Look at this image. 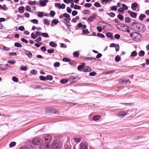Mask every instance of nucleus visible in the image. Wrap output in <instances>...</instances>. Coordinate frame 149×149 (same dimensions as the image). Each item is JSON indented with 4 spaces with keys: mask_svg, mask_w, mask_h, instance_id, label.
<instances>
[{
    "mask_svg": "<svg viewBox=\"0 0 149 149\" xmlns=\"http://www.w3.org/2000/svg\"><path fill=\"white\" fill-rule=\"evenodd\" d=\"M132 26L135 30L138 31H144L143 29H144V27L145 26L143 24L136 22H133L132 24Z\"/></svg>",
    "mask_w": 149,
    "mask_h": 149,
    "instance_id": "1",
    "label": "nucleus"
},
{
    "mask_svg": "<svg viewBox=\"0 0 149 149\" xmlns=\"http://www.w3.org/2000/svg\"><path fill=\"white\" fill-rule=\"evenodd\" d=\"M130 36L134 40L136 41H139L141 37L140 34L136 32L131 33Z\"/></svg>",
    "mask_w": 149,
    "mask_h": 149,
    "instance_id": "2",
    "label": "nucleus"
},
{
    "mask_svg": "<svg viewBox=\"0 0 149 149\" xmlns=\"http://www.w3.org/2000/svg\"><path fill=\"white\" fill-rule=\"evenodd\" d=\"M117 28L123 31H125L128 28V26L124 24H118L116 25Z\"/></svg>",
    "mask_w": 149,
    "mask_h": 149,
    "instance_id": "3",
    "label": "nucleus"
},
{
    "mask_svg": "<svg viewBox=\"0 0 149 149\" xmlns=\"http://www.w3.org/2000/svg\"><path fill=\"white\" fill-rule=\"evenodd\" d=\"M43 138L45 142V143L47 144L50 146L48 143L51 141L52 139L51 135L49 134H46L44 135Z\"/></svg>",
    "mask_w": 149,
    "mask_h": 149,
    "instance_id": "4",
    "label": "nucleus"
},
{
    "mask_svg": "<svg viewBox=\"0 0 149 149\" xmlns=\"http://www.w3.org/2000/svg\"><path fill=\"white\" fill-rule=\"evenodd\" d=\"M52 149H59L61 146L58 143L56 140H54L52 144Z\"/></svg>",
    "mask_w": 149,
    "mask_h": 149,
    "instance_id": "5",
    "label": "nucleus"
},
{
    "mask_svg": "<svg viewBox=\"0 0 149 149\" xmlns=\"http://www.w3.org/2000/svg\"><path fill=\"white\" fill-rule=\"evenodd\" d=\"M42 142L41 139L40 138H36L33 139L32 141V143L34 145H38Z\"/></svg>",
    "mask_w": 149,
    "mask_h": 149,
    "instance_id": "6",
    "label": "nucleus"
},
{
    "mask_svg": "<svg viewBox=\"0 0 149 149\" xmlns=\"http://www.w3.org/2000/svg\"><path fill=\"white\" fill-rule=\"evenodd\" d=\"M40 149H51L50 146L47 144L44 143L40 146Z\"/></svg>",
    "mask_w": 149,
    "mask_h": 149,
    "instance_id": "7",
    "label": "nucleus"
},
{
    "mask_svg": "<svg viewBox=\"0 0 149 149\" xmlns=\"http://www.w3.org/2000/svg\"><path fill=\"white\" fill-rule=\"evenodd\" d=\"M128 112H125L124 111H122L120 112H119L117 114V116H120L122 117H125L127 114Z\"/></svg>",
    "mask_w": 149,
    "mask_h": 149,
    "instance_id": "8",
    "label": "nucleus"
},
{
    "mask_svg": "<svg viewBox=\"0 0 149 149\" xmlns=\"http://www.w3.org/2000/svg\"><path fill=\"white\" fill-rule=\"evenodd\" d=\"M96 16L95 13H94L93 14L92 16L88 18L87 20L88 22H93L95 19Z\"/></svg>",
    "mask_w": 149,
    "mask_h": 149,
    "instance_id": "9",
    "label": "nucleus"
},
{
    "mask_svg": "<svg viewBox=\"0 0 149 149\" xmlns=\"http://www.w3.org/2000/svg\"><path fill=\"white\" fill-rule=\"evenodd\" d=\"M58 22L59 21L58 20L54 19L51 21V25L52 26H53L58 24Z\"/></svg>",
    "mask_w": 149,
    "mask_h": 149,
    "instance_id": "10",
    "label": "nucleus"
},
{
    "mask_svg": "<svg viewBox=\"0 0 149 149\" xmlns=\"http://www.w3.org/2000/svg\"><path fill=\"white\" fill-rule=\"evenodd\" d=\"M80 149H88L87 144L84 142H83L80 144Z\"/></svg>",
    "mask_w": 149,
    "mask_h": 149,
    "instance_id": "11",
    "label": "nucleus"
},
{
    "mask_svg": "<svg viewBox=\"0 0 149 149\" xmlns=\"http://www.w3.org/2000/svg\"><path fill=\"white\" fill-rule=\"evenodd\" d=\"M138 6V4L136 2L132 3L131 5L132 9L133 10H136Z\"/></svg>",
    "mask_w": 149,
    "mask_h": 149,
    "instance_id": "12",
    "label": "nucleus"
},
{
    "mask_svg": "<svg viewBox=\"0 0 149 149\" xmlns=\"http://www.w3.org/2000/svg\"><path fill=\"white\" fill-rule=\"evenodd\" d=\"M8 65L6 64L4 65H1V70H6L8 69Z\"/></svg>",
    "mask_w": 149,
    "mask_h": 149,
    "instance_id": "13",
    "label": "nucleus"
},
{
    "mask_svg": "<svg viewBox=\"0 0 149 149\" xmlns=\"http://www.w3.org/2000/svg\"><path fill=\"white\" fill-rule=\"evenodd\" d=\"M63 16H64V17H65L66 18V19L65 18H63V19L65 20H67L66 19H69V20H70L71 19L70 18V16L69 15L66 13H64L63 14Z\"/></svg>",
    "mask_w": 149,
    "mask_h": 149,
    "instance_id": "14",
    "label": "nucleus"
},
{
    "mask_svg": "<svg viewBox=\"0 0 149 149\" xmlns=\"http://www.w3.org/2000/svg\"><path fill=\"white\" fill-rule=\"evenodd\" d=\"M91 70V69L89 67L86 66L84 68L83 71L85 72H90Z\"/></svg>",
    "mask_w": 149,
    "mask_h": 149,
    "instance_id": "15",
    "label": "nucleus"
},
{
    "mask_svg": "<svg viewBox=\"0 0 149 149\" xmlns=\"http://www.w3.org/2000/svg\"><path fill=\"white\" fill-rule=\"evenodd\" d=\"M130 16L132 17L135 19L136 18L137 14L133 12L130 13Z\"/></svg>",
    "mask_w": 149,
    "mask_h": 149,
    "instance_id": "16",
    "label": "nucleus"
},
{
    "mask_svg": "<svg viewBox=\"0 0 149 149\" xmlns=\"http://www.w3.org/2000/svg\"><path fill=\"white\" fill-rule=\"evenodd\" d=\"M18 11L20 13H23L24 11V7L22 6L19 7L18 8Z\"/></svg>",
    "mask_w": 149,
    "mask_h": 149,
    "instance_id": "17",
    "label": "nucleus"
},
{
    "mask_svg": "<svg viewBox=\"0 0 149 149\" xmlns=\"http://www.w3.org/2000/svg\"><path fill=\"white\" fill-rule=\"evenodd\" d=\"M100 118V116L99 115L95 116L93 117V120L94 121H96L99 120Z\"/></svg>",
    "mask_w": 149,
    "mask_h": 149,
    "instance_id": "18",
    "label": "nucleus"
},
{
    "mask_svg": "<svg viewBox=\"0 0 149 149\" xmlns=\"http://www.w3.org/2000/svg\"><path fill=\"white\" fill-rule=\"evenodd\" d=\"M25 54H26L28 56L29 58H31L32 56L31 53L29 51H26L25 52Z\"/></svg>",
    "mask_w": 149,
    "mask_h": 149,
    "instance_id": "19",
    "label": "nucleus"
},
{
    "mask_svg": "<svg viewBox=\"0 0 149 149\" xmlns=\"http://www.w3.org/2000/svg\"><path fill=\"white\" fill-rule=\"evenodd\" d=\"M137 55V53L136 52V51H134L133 52H132L130 56V57H134L135 56H136Z\"/></svg>",
    "mask_w": 149,
    "mask_h": 149,
    "instance_id": "20",
    "label": "nucleus"
},
{
    "mask_svg": "<svg viewBox=\"0 0 149 149\" xmlns=\"http://www.w3.org/2000/svg\"><path fill=\"white\" fill-rule=\"evenodd\" d=\"M38 2H36V1H29L28 2V4L30 5H33V4H36L37 5Z\"/></svg>",
    "mask_w": 149,
    "mask_h": 149,
    "instance_id": "21",
    "label": "nucleus"
},
{
    "mask_svg": "<svg viewBox=\"0 0 149 149\" xmlns=\"http://www.w3.org/2000/svg\"><path fill=\"white\" fill-rule=\"evenodd\" d=\"M146 17V15L144 14H141L139 16V19L141 20L142 21L144 18H145Z\"/></svg>",
    "mask_w": 149,
    "mask_h": 149,
    "instance_id": "22",
    "label": "nucleus"
},
{
    "mask_svg": "<svg viewBox=\"0 0 149 149\" xmlns=\"http://www.w3.org/2000/svg\"><path fill=\"white\" fill-rule=\"evenodd\" d=\"M79 51L74 52L73 53V55L74 57H78L79 55Z\"/></svg>",
    "mask_w": 149,
    "mask_h": 149,
    "instance_id": "23",
    "label": "nucleus"
},
{
    "mask_svg": "<svg viewBox=\"0 0 149 149\" xmlns=\"http://www.w3.org/2000/svg\"><path fill=\"white\" fill-rule=\"evenodd\" d=\"M79 17L78 16H76L75 18H73L72 21V22H73L74 23H75L77 20L79 19Z\"/></svg>",
    "mask_w": 149,
    "mask_h": 149,
    "instance_id": "24",
    "label": "nucleus"
},
{
    "mask_svg": "<svg viewBox=\"0 0 149 149\" xmlns=\"http://www.w3.org/2000/svg\"><path fill=\"white\" fill-rule=\"evenodd\" d=\"M1 8L4 11L7 10L8 9V8L6 7V6L4 4L2 6L1 5Z\"/></svg>",
    "mask_w": 149,
    "mask_h": 149,
    "instance_id": "25",
    "label": "nucleus"
},
{
    "mask_svg": "<svg viewBox=\"0 0 149 149\" xmlns=\"http://www.w3.org/2000/svg\"><path fill=\"white\" fill-rule=\"evenodd\" d=\"M44 15V13L42 12H39L38 13V16L42 18L43 17Z\"/></svg>",
    "mask_w": 149,
    "mask_h": 149,
    "instance_id": "26",
    "label": "nucleus"
},
{
    "mask_svg": "<svg viewBox=\"0 0 149 149\" xmlns=\"http://www.w3.org/2000/svg\"><path fill=\"white\" fill-rule=\"evenodd\" d=\"M49 45L50 46L54 47H56L57 46V45L54 43L53 42H50Z\"/></svg>",
    "mask_w": 149,
    "mask_h": 149,
    "instance_id": "27",
    "label": "nucleus"
},
{
    "mask_svg": "<svg viewBox=\"0 0 149 149\" xmlns=\"http://www.w3.org/2000/svg\"><path fill=\"white\" fill-rule=\"evenodd\" d=\"M44 24L47 25H49V21L47 19H45L43 20Z\"/></svg>",
    "mask_w": 149,
    "mask_h": 149,
    "instance_id": "28",
    "label": "nucleus"
},
{
    "mask_svg": "<svg viewBox=\"0 0 149 149\" xmlns=\"http://www.w3.org/2000/svg\"><path fill=\"white\" fill-rule=\"evenodd\" d=\"M107 15H108L111 17H115V14L114 13L112 12H110L109 13H107Z\"/></svg>",
    "mask_w": 149,
    "mask_h": 149,
    "instance_id": "29",
    "label": "nucleus"
},
{
    "mask_svg": "<svg viewBox=\"0 0 149 149\" xmlns=\"http://www.w3.org/2000/svg\"><path fill=\"white\" fill-rule=\"evenodd\" d=\"M145 54L144 52L142 50H141L139 53V55L140 56H144Z\"/></svg>",
    "mask_w": 149,
    "mask_h": 149,
    "instance_id": "30",
    "label": "nucleus"
},
{
    "mask_svg": "<svg viewBox=\"0 0 149 149\" xmlns=\"http://www.w3.org/2000/svg\"><path fill=\"white\" fill-rule=\"evenodd\" d=\"M46 80H52V79L53 78L52 76L48 75L46 77Z\"/></svg>",
    "mask_w": 149,
    "mask_h": 149,
    "instance_id": "31",
    "label": "nucleus"
},
{
    "mask_svg": "<svg viewBox=\"0 0 149 149\" xmlns=\"http://www.w3.org/2000/svg\"><path fill=\"white\" fill-rule=\"evenodd\" d=\"M39 3L42 6H44L46 5V3L43 0H40L39 1Z\"/></svg>",
    "mask_w": 149,
    "mask_h": 149,
    "instance_id": "32",
    "label": "nucleus"
},
{
    "mask_svg": "<svg viewBox=\"0 0 149 149\" xmlns=\"http://www.w3.org/2000/svg\"><path fill=\"white\" fill-rule=\"evenodd\" d=\"M85 59L86 60H91L93 61L94 60V61L96 60V58H88V57H86L85 58Z\"/></svg>",
    "mask_w": 149,
    "mask_h": 149,
    "instance_id": "33",
    "label": "nucleus"
},
{
    "mask_svg": "<svg viewBox=\"0 0 149 149\" xmlns=\"http://www.w3.org/2000/svg\"><path fill=\"white\" fill-rule=\"evenodd\" d=\"M117 17L120 20H122L124 19L123 16L120 14L118 15L117 16Z\"/></svg>",
    "mask_w": 149,
    "mask_h": 149,
    "instance_id": "34",
    "label": "nucleus"
},
{
    "mask_svg": "<svg viewBox=\"0 0 149 149\" xmlns=\"http://www.w3.org/2000/svg\"><path fill=\"white\" fill-rule=\"evenodd\" d=\"M16 142H11L9 145L10 147V148H12L15 146L16 145Z\"/></svg>",
    "mask_w": 149,
    "mask_h": 149,
    "instance_id": "35",
    "label": "nucleus"
},
{
    "mask_svg": "<svg viewBox=\"0 0 149 149\" xmlns=\"http://www.w3.org/2000/svg\"><path fill=\"white\" fill-rule=\"evenodd\" d=\"M125 22L129 23L130 22V19L129 17H127L125 18Z\"/></svg>",
    "mask_w": 149,
    "mask_h": 149,
    "instance_id": "36",
    "label": "nucleus"
},
{
    "mask_svg": "<svg viewBox=\"0 0 149 149\" xmlns=\"http://www.w3.org/2000/svg\"><path fill=\"white\" fill-rule=\"evenodd\" d=\"M15 46L16 47H22V45L19 43L15 42Z\"/></svg>",
    "mask_w": 149,
    "mask_h": 149,
    "instance_id": "37",
    "label": "nucleus"
},
{
    "mask_svg": "<svg viewBox=\"0 0 149 149\" xmlns=\"http://www.w3.org/2000/svg\"><path fill=\"white\" fill-rule=\"evenodd\" d=\"M9 55L10 57H12L13 56H16L17 55V54L15 52H10L9 54Z\"/></svg>",
    "mask_w": 149,
    "mask_h": 149,
    "instance_id": "38",
    "label": "nucleus"
},
{
    "mask_svg": "<svg viewBox=\"0 0 149 149\" xmlns=\"http://www.w3.org/2000/svg\"><path fill=\"white\" fill-rule=\"evenodd\" d=\"M68 80H67L66 79H62L61 81L60 82H61V84H65V83H67L68 82Z\"/></svg>",
    "mask_w": 149,
    "mask_h": 149,
    "instance_id": "39",
    "label": "nucleus"
},
{
    "mask_svg": "<svg viewBox=\"0 0 149 149\" xmlns=\"http://www.w3.org/2000/svg\"><path fill=\"white\" fill-rule=\"evenodd\" d=\"M31 22H32L33 23L35 24H37L38 23V20L36 19H34L32 20H31Z\"/></svg>",
    "mask_w": 149,
    "mask_h": 149,
    "instance_id": "40",
    "label": "nucleus"
},
{
    "mask_svg": "<svg viewBox=\"0 0 149 149\" xmlns=\"http://www.w3.org/2000/svg\"><path fill=\"white\" fill-rule=\"evenodd\" d=\"M41 36L44 37H48L49 36L48 34L46 33H42Z\"/></svg>",
    "mask_w": 149,
    "mask_h": 149,
    "instance_id": "41",
    "label": "nucleus"
},
{
    "mask_svg": "<svg viewBox=\"0 0 149 149\" xmlns=\"http://www.w3.org/2000/svg\"><path fill=\"white\" fill-rule=\"evenodd\" d=\"M82 33L83 34H88L89 33V31H88L87 29H86L82 31Z\"/></svg>",
    "mask_w": 149,
    "mask_h": 149,
    "instance_id": "42",
    "label": "nucleus"
},
{
    "mask_svg": "<svg viewBox=\"0 0 149 149\" xmlns=\"http://www.w3.org/2000/svg\"><path fill=\"white\" fill-rule=\"evenodd\" d=\"M120 59V57L118 55L115 58V60L116 62H119Z\"/></svg>",
    "mask_w": 149,
    "mask_h": 149,
    "instance_id": "43",
    "label": "nucleus"
},
{
    "mask_svg": "<svg viewBox=\"0 0 149 149\" xmlns=\"http://www.w3.org/2000/svg\"><path fill=\"white\" fill-rule=\"evenodd\" d=\"M91 4L90 3H86L84 5V6L86 7H90L91 6Z\"/></svg>",
    "mask_w": 149,
    "mask_h": 149,
    "instance_id": "44",
    "label": "nucleus"
},
{
    "mask_svg": "<svg viewBox=\"0 0 149 149\" xmlns=\"http://www.w3.org/2000/svg\"><path fill=\"white\" fill-rule=\"evenodd\" d=\"M110 8L112 10L116 11L117 10V7L116 6H113L112 7H110Z\"/></svg>",
    "mask_w": 149,
    "mask_h": 149,
    "instance_id": "45",
    "label": "nucleus"
},
{
    "mask_svg": "<svg viewBox=\"0 0 149 149\" xmlns=\"http://www.w3.org/2000/svg\"><path fill=\"white\" fill-rule=\"evenodd\" d=\"M21 69L22 70L26 71L27 70V68L26 66H21Z\"/></svg>",
    "mask_w": 149,
    "mask_h": 149,
    "instance_id": "46",
    "label": "nucleus"
},
{
    "mask_svg": "<svg viewBox=\"0 0 149 149\" xmlns=\"http://www.w3.org/2000/svg\"><path fill=\"white\" fill-rule=\"evenodd\" d=\"M35 34L36 36V37H37V38L38 36L41 35L42 32L37 31L36 32Z\"/></svg>",
    "mask_w": 149,
    "mask_h": 149,
    "instance_id": "47",
    "label": "nucleus"
},
{
    "mask_svg": "<svg viewBox=\"0 0 149 149\" xmlns=\"http://www.w3.org/2000/svg\"><path fill=\"white\" fill-rule=\"evenodd\" d=\"M12 79L13 81L15 82H17L18 81V78L16 77H13Z\"/></svg>",
    "mask_w": 149,
    "mask_h": 149,
    "instance_id": "48",
    "label": "nucleus"
},
{
    "mask_svg": "<svg viewBox=\"0 0 149 149\" xmlns=\"http://www.w3.org/2000/svg\"><path fill=\"white\" fill-rule=\"evenodd\" d=\"M97 36L99 37L102 38H104V36L103 34L100 33H98L97 34Z\"/></svg>",
    "mask_w": 149,
    "mask_h": 149,
    "instance_id": "49",
    "label": "nucleus"
},
{
    "mask_svg": "<svg viewBox=\"0 0 149 149\" xmlns=\"http://www.w3.org/2000/svg\"><path fill=\"white\" fill-rule=\"evenodd\" d=\"M81 8V7L76 4L74 5V9L76 10L80 9Z\"/></svg>",
    "mask_w": 149,
    "mask_h": 149,
    "instance_id": "50",
    "label": "nucleus"
},
{
    "mask_svg": "<svg viewBox=\"0 0 149 149\" xmlns=\"http://www.w3.org/2000/svg\"><path fill=\"white\" fill-rule=\"evenodd\" d=\"M65 5L63 3H62L61 5L60 4V6L59 7V8L64 9L65 8Z\"/></svg>",
    "mask_w": 149,
    "mask_h": 149,
    "instance_id": "51",
    "label": "nucleus"
},
{
    "mask_svg": "<svg viewBox=\"0 0 149 149\" xmlns=\"http://www.w3.org/2000/svg\"><path fill=\"white\" fill-rule=\"evenodd\" d=\"M114 72V70H110V71H109L107 72H104V73L105 74H110L112 73L113 72Z\"/></svg>",
    "mask_w": 149,
    "mask_h": 149,
    "instance_id": "52",
    "label": "nucleus"
},
{
    "mask_svg": "<svg viewBox=\"0 0 149 149\" xmlns=\"http://www.w3.org/2000/svg\"><path fill=\"white\" fill-rule=\"evenodd\" d=\"M60 65V63L58 62H56L54 64V66L55 67H58Z\"/></svg>",
    "mask_w": 149,
    "mask_h": 149,
    "instance_id": "53",
    "label": "nucleus"
},
{
    "mask_svg": "<svg viewBox=\"0 0 149 149\" xmlns=\"http://www.w3.org/2000/svg\"><path fill=\"white\" fill-rule=\"evenodd\" d=\"M84 67L81 65H79L77 67V69L81 71L82 70H84Z\"/></svg>",
    "mask_w": 149,
    "mask_h": 149,
    "instance_id": "54",
    "label": "nucleus"
},
{
    "mask_svg": "<svg viewBox=\"0 0 149 149\" xmlns=\"http://www.w3.org/2000/svg\"><path fill=\"white\" fill-rule=\"evenodd\" d=\"M122 6L124 10H127L128 9V7L125 4H123L122 5Z\"/></svg>",
    "mask_w": 149,
    "mask_h": 149,
    "instance_id": "55",
    "label": "nucleus"
},
{
    "mask_svg": "<svg viewBox=\"0 0 149 149\" xmlns=\"http://www.w3.org/2000/svg\"><path fill=\"white\" fill-rule=\"evenodd\" d=\"M77 12L76 10H73L72 13V15L73 16L76 15L77 14Z\"/></svg>",
    "mask_w": 149,
    "mask_h": 149,
    "instance_id": "56",
    "label": "nucleus"
},
{
    "mask_svg": "<svg viewBox=\"0 0 149 149\" xmlns=\"http://www.w3.org/2000/svg\"><path fill=\"white\" fill-rule=\"evenodd\" d=\"M50 14L51 16L52 17L55 15V13L54 11L52 10L50 11Z\"/></svg>",
    "mask_w": 149,
    "mask_h": 149,
    "instance_id": "57",
    "label": "nucleus"
},
{
    "mask_svg": "<svg viewBox=\"0 0 149 149\" xmlns=\"http://www.w3.org/2000/svg\"><path fill=\"white\" fill-rule=\"evenodd\" d=\"M94 5L95 6L97 7H99L101 6L100 4L97 2H95Z\"/></svg>",
    "mask_w": 149,
    "mask_h": 149,
    "instance_id": "58",
    "label": "nucleus"
},
{
    "mask_svg": "<svg viewBox=\"0 0 149 149\" xmlns=\"http://www.w3.org/2000/svg\"><path fill=\"white\" fill-rule=\"evenodd\" d=\"M62 60L63 61H65V62H69L70 61V59L66 58H63Z\"/></svg>",
    "mask_w": 149,
    "mask_h": 149,
    "instance_id": "59",
    "label": "nucleus"
},
{
    "mask_svg": "<svg viewBox=\"0 0 149 149\" xmlns=\"http://www.w3.org/2000/svg\"><path fill=\"white\" fill-rule=\"evenodd\" d=\"M40 79L42 80H44V81H46V77H44L43 76H40Z\"/></svg>",
    "mask_w": 149,
    "mask_h": 149,
    "instance_id": "60",
    "label": "nucleus"
},
{
    "mask_svg": "<svg viewBox=\"0 0 149 149\" xmlns=\"http://www.w3.org/2000/svg\"><path fill=\"white\" fill-rule=\"evenodd\" d=\"M74 141L77 143H79L81 141L80 139L79 138H74Z\"/></svg>",
    "mask_w": 149,
    "mask_h": 149,
    "instance_id": "61",
    "label": "nucleus"
},
{
    "mask_svg": "<svg viewBox=\"0 0 149 149\" xmlns=\"http://www.w3.org/2000/svg\"><path fill=\"white\" fill-rule=\"evenodd\" d=\"M75 78H74V77L71 76L69 78V80L71 82H73V80L74 79H75Z\"/></svg>",
    "mask_w": 149,
    "mask_h": 149,
    "instance_id": "62",
    "label": "nucleus"
},
{
    "mask_svg": "<svg viewBox=\"0 0 149 149\" xmlns=\"http://www.w3.org/2000/svg\"><path fill=\"white\" fill-rule=\"evenodd\" d=\"M118 12H123L124 11V9H123V8L122 7H120L118 8Z\"/></svg>",
    "mask_w": 149,
    "mask_h": 149,
    "instance_id": "63",
    "label": "nucleus"
},
{
    "mask_svg": "<svg viewBox=\"0 0 149 149\" xmlns=\"http://www.w3.org/2000/svg\"><path fill=\"white\" fill-rule=\"evenodd\" d=\"M96 74V73L95 72H90L89 74V75L90 76H95Z\"/></svg>",
    "mask_w": 149,
    "mask_h": 149,
    "instance_id": "64",
    "label": "nucleus"
}]
</instances>
